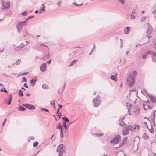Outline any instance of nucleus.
Masks as SVG:
<instances>
[{
	"label": "nucleus",
	"instance_id": "774afa93",
	"mask_svg": "<svg viewBox=\"0 0 156 156\" xmlns=\"http://www.w3.org/2000/svg\"><path fill=\"white\" fill-rule=\"evenodd\" d=\"M129 51H126V54L128 56V53H129Z\"/></svg>",
	"mask_w": 156,
	"mask_h": 156
},
{
	"label": "nucleus",
	"instance_id": "f03ea898",
	"mask_svg": "<svg viewBox=\"0 0 156 156\" xmlns=\"http://www.w3.org/2000/svg\"><path fill=\"white\" fill-rule=\"evenodd\" d=\"M27 23L26 21H21L17 24L16 27L19 33L20 32L22 29L23 27V26L26 25Z\"/></svg>",
	"mask_w": 156,
	"mask_h": 156
},
{
	"label": "nucleus",
	"instance_id": "8fccbe9b",
	"mask_svg": "<svg viewBox=\"0 0 156 156\" xmlns=\"http://www.w3.org/2000/svg\"><path fill=\"white\" fill-rule=\"evenodd\" d=\"M144 124L145 125V126H146V128H148V126L147 125V123L146 122H145L144 123Z\"/></svg>",
	"mask_w": 156,
	"mask_h": 156
},
{
	"label": "nucleus",
	"instance_id": "c85d7f7f",
	"mask_svg": "<svg viewBox=\"0 0 156 156\" xmlns=\"http://www.w3.org/2000/svg\"><path fill=\"white\" fill-rule=\"evenodd\" d=\"M42 87L44 89H48V86L45 84H43L42 86Z\"/></svg>",
	"mask_w": 156,
	"mask_h": 156
},
{
	"label": "nucleus",
	"instance_id": "a19ab883",
	"mask_svg": "<svg viewBox=\"0 0 156 156\" xmlns=\"http://www.w3.org/2000/svg\"><path fill=\"white\" fill-rule=\"evenodd\" d=\"M132 74V76H134L135 77V75L137 74V72L135 71H133V74Z\"/></svg>",
	"mask_w": 156,
	"mask_h": 156
},
{
	"label": "nucleus",
	"instance_id": "c9c22d12",
	"mask_svg": "<svg viewBox=\"0 0 156 156\" xmlns=\"http://www.w3.org/2000/svg\"><path fill=\"white\" fill-rule=\"evenodd\" d=\"M50 104L51 105H52L54 107H55V103L54 101H50Z\"/></svg>",
	"mask_w": 156,
	"mask_h": 156
},
{
	"label": "nucleus",
	"instance_id": "0eeeda50",
	"mask_svg": "<svg viewBox=\"0 0 156 156\" xmlns=\"http://www.w3.org/2000/svg\"><path fill=\"white\" fill-rule=\"evenodd\" d=\"M147 54H149L151 55L152 61L154 62H156V53L150 50L147 51Z\"/></svg>",
	"mask_w": 156,
	"mask_h": 156
},
{
	"label": "nucleus",
	"instance_id": "4c0bfd02",
	"mask_svg": "<svg viewBox=\"0 0 156 156\" xmlns=\"http://www.w3.org/2000/svg\"><path fill=\"white\" fill-rule=\"evenodd\" d=\"M95 134L96 135H97V136H102L104 135V133H96Z\"/></svg>",
	"mask_w": 156,
	"mask_h": 156
},
{
	"label": "nucleus",
	"instance_id": "13d9d810",
	"mask_svg": "<svg viewBox=\"0 0 156 156\" xmlns=\"http://www.w3.org/2000/svg\"><path fill=\"white\" fill-rule=\"evenodd\" d=\"M28 72L24 73H22V75L23 76V75H27V74H28Z\"/></svg>",
	"mask_w": 156,
	"mask_h": 156
},
{
	"label": "nucleus",
	"instance_id": "69168bd1",
	"mask_svg": "<svg viewBox=\"0 0 156 156\" xmlns=\"http://www.w3.org/2000/svg\"><path fill=\"white\" fill-rule=\"evenodd\" d=\"M78 50H76L75 52L74 51L73 52L74 54H75L77 53L78 52Z\"/></svg>",
	"mask_w": 156,
	"mask_h": 156
},
{
	"label": "nucleus",
	"instance_id": "393cba45",
	"mask_svg": "<svg viewBox=\"0 0 156 156\" xmlns=\"http://www.w3.org/2000/svg\"><path fill=\"white\" fill-rule=\"evenodd\" d=\"M63 126L64 128V129H65V130H67L68 128L66 126V122H63Z\"/></svg>",
	"mask_w": 156,
	"mask_h": 156
},
{
	"label": "nucleus",
	"instance_id": "de8ad7c7",
	"mask_svg": "<svg viewBox=\"0 0 156 156\" xmlns=\"http://www.w3.org/2000/svg\"><path fill=\"white\" fill-rule=\"evenodd\" d=\"M130 18L131 19H134L135 18V16L133 15H131L130 16Z\"/></svg>",
	"mask_w": 156,
	"mask_h": 156
},
{
	"label": "nucleus",
	"instance_id": "9b49d317",
	"mask_svg": "<svg viewBox=\"0 0 156 156\" xmlns=\"http://www.w3.org/2000/svg\"><path fill=\"white\" fill-rule=\"evenodd\" d=\"M23 105L28 109H35V107L32 105L27 104H23Z\"/></svg>",
	"mask_w": 156,
	"mask_h": 156
},
{
	"label": "nucleus",
	"instance_id": "a878e982",
	"mask_svg": "<svg viewBox=\"0 0 156 156\" xmlns=\"http://www.w3.org/2000/svg\"><path fill=\"white\" fill-rule=\"evenodd\" d=\"M155 110H154L152 113L151 117L153 119H154L155 117Z\"/></svg>",
	"mask_w": 156,
	"mask_h": 156
},
{
	"label": "nucleus",
	"instance_id": "052dcab7",
	"mask_svg": "<svg viewBox=\"0 0 156 156\" xmlns=\"http://www.w3.org/2000/svg\"><path fill=\"white\" fill-rule=\"evenodd\" d=\"M51 60H50L48 61H47L46 62L48 64H50L51 63Z\"/></svg>",
	"mask_w": 156,
	"mask_h": 156
},
{
	"label": "nucleus",
	"instance_id": "4468645a",
	"mask_svg": "<svg viewBox=\"0 0 156 156\" xmlns=\"http://www.w3.org/2000/svg\"><path fill=\"white\" fill-rule=\"evenodd\" d=\"M46 67V64L44 63H43L40 67V70L42 72H44L45 70Z\"/></svg>",
	"mask_w": 156,
	"mask_h": 156
},
{
	"label": "nucleus",
	"instance_id": "5fc2aeb1",
	"mask_svg": "<svg viewBox=\"0 0 156 156\" xmlns=\"http://www.w3.org/2000/svg\"><path fill=\"white\" fill-rule=\"evenodd\" d=\"M4 51V48H0V52H3Z\"/></svg>",
	"mask_w": 156,
	"mask_h": 156
},
{
	"label": "nucleus",
	"instance_id": "9d476101",
	"mask_svg": "<svg viewBox=\"0 0 156 156\" xmlns=\"http://www.w3.org/2000/svg\"><path fill=\"white\" fill-rule=\"evenodd\" d=\"M127 142V138L126 137L123 138L121 142L119 144V146L118 147H116L115 149L122 147L123 145L125 144Z\"/></svg>",
	"mask_w": 156,
	"mask_h": 156
},
{
	"label": "nucleus",
	"instance_id": "6e6d98bb",
	"mask_svg": "<svg viewBox=\"0 0 156 156\" xmlns=\"http://www.w3.org/2000/svg\"><path fill=\"white\" fill-rule=\"evenodd\" d=\"M61 2L60 1H59L57 3V5L58 6H60L61 5Z\"/></svg>",
	"mask_w": 156,
	"mask_h": 156
},
{
	"label": "nucleus",
	"instance_id": "0e129e2a",
	"mask_svg": "<svg viewBox=\"0 0 156 156\" xmlns=\"http://www.w3.org/2000/svg\"><path fill=\"white\" fill-rule=\"evenodd\" d=\"M24 86L26 88H28V86L27 85V84L26 83H24Z\"/></svg>",
	"mask_w": 156,
	"mask_h": 156
},
{
	"label": "nucleus",
	"instance_id": "a211bd4d",
	"mask_svg": "<svg viewBox=\"0 0 156 156\" xmlns=\"http://www.w3.org/2000/svg\"><path fill=\"white\" fill-rule=\"evenodd\" d=\"M117 76V73H116L114 75H112L111 76L110 78L111 79L114 80L115 81H117V80L116 78V77Z\"/></svg>",
	"mask_w": 156,
	"mask_h": 156
},
{
	"label": "nucleus",
	"instance_id": "f257e3e1",
	"mask_svg": "<svg viewBox=\"0 0 156 156\" xmlns=\"http://www.w3.org/2000/svg\"><path fill=\"white\" fill-rule=\"evenodd\" d=\"M135 77L134 76H132V74H129L127 79L126 81L127 84L130 87H132L134 83Z\"/></svg>",
	"mask_w": 156,
	"mask_h": 156
},
{
	"label": "nucleus",
	"instance_id": "338daca9",
	"mask_svg": "<svg viewBox=\"0 0 156 156\" xmlns=\"http://www.w3.org/2000/svg\"><path fill=\"white\" fill-rule=\"evenodd\" d=\"M26 45L28 44L29 43V41H26Z\"/></svg>",
	"mask_w": 156,
	"mask_h": 156
},
{
	"label": "nucleus",
	"instance_id": "e433bc0d",
	"mask_svg": "<svg viewBox=\"0 0 156 156\" xmlns=\"http://www.w3.org/2000/svg\"><path fill=\"white\" fill-rule=\"evenodd\" d=\"M60 135L61 136L62 138L63 136V134L62 132V129H61L60 130Z\"/></svg>",
	"mask_w": 156,
	"mask_h": 156
},
{
	"label": "nucleus",
	"instance_id": "4d7b16f0",
	"mask_svg": "<svg viewBox=\"0 0 156 156\" xmlns=\"http://www.w3.org/2000/svg\"><path fill=\"white\" fill-rule=\"evenodd\" d=\"M135 12H136L135 10V9H133L132 11V13L133 14H135Z\"/></svg>",
	"mask_w": 156,
	"mask_h": 156
},
{
	"label": "nucleus",
	"instance_id": "a18cd8bd",
	"mask_svg": "<svg viewBox=\"0 0 156 156\" xmlns=\"http://www.w3.org/2000/svg\"><path fill=\"white\" fill-rule=\"evenodd\" d=\"M22 82H26L27 80L26 79L25 77H23L22 80Z\"/></svg>",
	"mask_w": 156,
	"mask_h": 156
},
{
	"label": "nucleus",
	"instance_id": "aec40b11",
	"mask_svg": "<svg viewBox=\"0 0 156 156\" xmlns=\"http://www.w3.org/2000/svg\"><path fill=\"white\" fill-rule=\"evenodd\" d=\"M130 29V28L129 27H127L125 28L124 30V32L125 34H127L129 32V31Z\"/></svg>",
	"mask_w": 156,
	"mask_h": 156
},
{
	"label": "nucleus",
	"instance_id": "680f3d73",
	"mask_svg": "<svg viewBox=\"0 0 156 156\" xmlns=\"http://www.w3.org/2000/svg\"><path fill=\"white\" fill-rule=\"evenodd\" d=\"M58 105L59 107V108L58 109H59L62 107V105L60 104H59Z\"/></svg>",
	"mask_w": 156,
	"mask_h": 156
},
{
	"label": "nucleus",
	"instance_id": "ea45409f",
	"mask_svg": "<svg viewBox=\"0 0 156 156\" xmlns=\"http://www.w3.org/2000/svg\"><path fill=\"white\" fill-rule=\"evenodd\" d=\"M153 125L154 126H155V122H154V119H152V122L151 123V125L152 126V125Z\"/></svg>",
	"mask_w": 156,
	"mask_h": 156
},
{
	"label": "nucleus",
	"instance_id": "f8f14e48",
	"mask_svg": "<svg viewBox=\"0 0 156 156\" xmlns=\"http://www.w3.org/2000/svg\"><path fill=\"white\" fill-rule=\"evenodd\" d=\"M125 119L124 117L120 118L119 119V125L121 126H123L125 125V123L123 122Z\"/></svg>",
	"mask_w": 156,
	"mask_h": 156
},
{
	"label": "nucleus",
	"instance_id": "b1692460",
	"mask_svg": "<svg viewBox=\"0 0 156 156\" xmlns=\"http://www.w3.org/2000/svg\"><path fill=\"white\" fill-rule=\"evenodd\" d=\"M143 137L145 139H148L149 137L148 136L146 133H145L144 134L143 136Z\"/></svg>",
	"mask_w": 156,
	"mask_h": 156
},
{
	"label": "nucleus",
	"instance_id": "e2e57ef3",
	"mask_svg": "<svg viewBox=\"0 0 156 156\" xmlns=\"http://www.w3.org/2000/svg\"><path fill=\"white\" fill-rule=\"evenodd\" d=\"M49 56V55L48 54H47L43 58V59H44L45 57L46 58L48 57Z\"/></svg>",
	"mask_w": 156,
	"mask_h": 156
},
{
	"label": "nucleus",
	"instance_id": "f704fd0d",
	"mask_svg": "<svg viewBox=\"0 0 156 156\" xmlns=\"http://www.w3.org/2000/svg\"><path fill=\"white\" fill-rule=\"evenodd\" d=\"M151 129H148V130H149V132L151 133H153L154 130L152 128V126L151 125Z\"/></svg>",
	"mask_w": 156,
	"mask_h": 156
},
{
	"label": "nucleus",
	"instance_id": "3c124183",
	"mask_svg": "<svg viewBox=\"0 0 156 156\" xmlns=\"http://www.w3.org/2000/svg\"><path fill=\"white\" fill-rule=\"evenodd\" d=\"M57 129H59L60 130L62 129V126H57Z\"/></svg>",
	"mask_w": 156,
	"mask_h": 156
},
{
	"label": "nucleus",
	"instance_id": "bb28decb",
	"mask_svg": "<svg viewBox=\"0 0 156 156\" xmlns=\"http://www.w3.org/2000/svg\"><path fill=\"white\" fill-rule=\"evenodd\" d=\"M19 95L21 97L23 96V94L22 91L21 90H20L19 91Z\"/></svg>",
	"mask_w": 156,
	"mask_h": 156
},
{
	"label": "nucleus",
	"instance_id": "4be33fe9",
	"mask_svg": "<svg viewBox=\"0 0 156 156\" xmlns=\"http://www.w3.org/2000/svg\"><path fill=\"white\" fill-rule=\"evenodd\" d=\"M65 86H66V84H65V83L63 85V87H61L58 90V92L60 93L62 92L64 90Z\"/></svg>",
	"mask_w": 156,
	"mask_h": 156
},
{
	"label": "nucleus",
	"instance_id": "473e14b6",
	"mask_svg": "<svg viewBox=\"0 0 156 156\" xmlns=\"http://www.w3.org/2000/svg\"><path fill=\"white\" fill-rule=\"evenodd\" d=\"M25 108H24L23 107L21 106L19 108V110L21 111H23L25 110Z\"/></svg>",
	"mask_w": 156,
	"mask_h": 156
},
{
	"label": "nucleus",
	"instance_id": "79ce46f5",
	"mask_svg": "<svg viewBox=\"0 0 156 156\" xmlns=\"http://www.w3.org/2000/svg\"><path fill=\"white\" fill-rule=\"evenodd\" d=\"M153 14H154V16L155 17H156V9H155L154 11H153L152 12Z\"/></svg>",
	"mask_w": 156,
	"mask_h": 156
},
{
	"label": "nucleus",
	"instance_id": "dca6fc26",
	"mask_svg": "<svg viewBox=\"0 0 156 156\" xmlns=\"http://www.w3.org/2000/svg\"><path fill=\"white\" fill-rule=\"evenodd\" d=\"M148 97L151 101L153 103L156 102V97L151 95H148Z\"/></svg>",
	"mask_w": 156,
	"mask_h": 156
},
{
	"label": "nucleus",
	"instance_id": "37998d69",
	"mask_svg": "<svg viewBox=\"0 0 156 156\" xmlns=\"http://www.w3.org/2000/svg\"><path fill=\"white\" fill-rule=\"evenodd\" d=\"M21 62V60L18 59L16 61V64L17 65H19V64H20V63Z\"/></svg>",
	"mask_w": 156,
	"mask_h": 156
},
{
	"label": "nucleus",
	"instance_id": "bf43d9fd",
	"mask_svg": "<svg viewBox=\"0 0 156 156\" xmlns=\"http://www.w3.org/2000/svg\"><path fill=\"white\" fill-rule=\"evenodd\" d=\"M23 15H27V12L24 11L23 13Z\"/></svg>",
	"mask_w": 156,
	"mask_h": 156
},
{
	"label": "nucleus",
	"instance_id": "5701e85b",
	"mask_svg": "<svg viewBox=\"0 0 156 156\" xmlns=\"http://www.w3.org/2000/svg\"><path fill=\"white\" fill-rule=\"evenodd\" d=\"M142 92L144 94H146L148 97V95H151L150 94L147 93V90L145 89H143L142 91Z\"/></svg>",
	"mask_w": 156,
	"mask_h": 156
},
{
	"label": "nucleus",
	"instance_id": "6ab92c4d",
	"mask_svg": "<svg viewBox=\"0 0 156 156\" xmlns=\"http://www.w3.org/2000/svg\"><path fill=\"white\" fill-rule=\"evenodd\" d=\"M9 98L7 99V104L8 105H9L10 104L11 100H12V94H10L9 96Z\"/></svg>",
	"mask_w": 156,
	"mask_h": 156
},
{
	"label": "nucleus",
	"instance_id": "2f4dec72",
	"mask_svg": "<svg viewBox=\"0 0 156 156\" xmlns=\"http://www.w3.org/2000/svg\"><path fill=\"white\" fill-rule=\"evenodd\" d=\"M38 142L37 141L33 143V146L34 147H36L38 144Z\"/></svg>",
	"mask_w": 156,
	"mask_h": 156
},
{
	"label": "nucleus",
	"instance_id": "7ed1b4c3",
	"mask_svg": "<svg viewBox=\"0 0 156 156\" xmlns=\"http://www.w3.org/2000/svg\"><path fill=\"white\" fill-rule=\"evenodd\" d=\"M147 25L148 27V30L147 31V37L148 38H150L151 37V34L152 33L153 28L150 25L149 23H147Z\"/></svg>",
	"mask_w": 156,
	"mask_h": 156
},
{
	"label": "nucleus",
	"instance_id": "412c9836",
	"mask_svg": "<svg viewBox=\"0 0 156 156\" xmlns=\"http://www.w3.org/2000/svg\"><path fill=\"white\" fill-rule=\"evenodd\" d=\"M36 80H34V79H31L30 81L31 85L32 86H34L35 84Z\"/></svg>",
	"mask_w": 156,
	"mask_h": 156
},
{
	"label": "nucleus",
	"instance_id": "39448f33",
	"mask_svg": "<svg viewBox=\"0 0 156 156\" xmlns=\"http://www.w3.org/2000/svg\"><path fill=\"white\" fill-rule=\"evenodd\" d=\"M1 3L2 5L1 9H8L10 7V2H2Z\"/></svg>",
	"mask_w": 156,
	"mask_h": 156
},
{
	"label": "nucleus",
	"instance_id": "09e8293b",
	"mask_svg": "<svg viewBox=\"0 0 156 156\" xmlns=\"http://www.w3.org/2000/svg\"><path fill=\"white\" fill-rule=\"evenodd\" d=\"M41 110H43V111H45L46 112L49 111V110L48 109L44 108H41Z\"/></svg>",
	"mask_w": 156,
	"mask_h": 156
},
{
	"label": "nucleus",
	"instance_id": "1a4fd4ad",
	"mask_svg": "<svg viewBox=\"0 0 156 156\" xmlns=\"http://www.w3.org/2000/svg\"><path fill=\"white\" fill-rule=\"evenodd\" d=\"M128 126V128L129 130V131H131L132 132H133L136 129V127H137V129L138 130L139 129L140 126H137L136 125H129Z\"/></svg>",
	"mask_w": 156,
	"mask_h": 156
},
{
	"label": "nucleus",
	"instance_id": "2eb2a0df",
	"mask_svg": "<svg viewBox=\"0 0 156 156\" xmlns=\"http://www.w3.org/2000/svg\"><path fill=\"white\" fill-rule=\"evenodd\" d=\"M25 45H24L23 44H21V45H19V46L18 47H16L15 45H13V47L15 49V50L16 51H18L19 49L25 46Z\"/></svg>",
	"mask_w": 156,
	"mask_h": 156
},
{
	"label": "nucleus",
	"instance_id": "f3484780",
	"mask_svg": "<svg viewBox=\"0 0 156 156\" xmlns=\"http://www.w3.org/2000/svg\"><path fill=\"white\" fill-rule=\"evenodd\" d=\"M45 6L44 4H42L41 5V7L40 9H39V11L40 13H42L43 11H44L45 10Z\"/></svg>",
	"mask_w": 156,
	"mask_h": 156
},
{
	"label": "nucleus",
	"instance_id": "c756f323",
	"mask_svg": "<svg viewBox=\"0 0 156 156\" xmlns=\"http://www.w3.org/2000/svg\"><path fill=\"white\" fill-rule=\"evenodd\" d=\"M62 119L65 121V122H69V120L66 117H63L62 118Z\"/></svg>",
	"mask_w": 156,
	"mask_h": 156
},
{
	"label": "nucleus",
	"instance_id": "ddd939ff",
	"mask_svg": "<svg viewBox=\"0 0 156 156\" xmlns=\"http://www.w3.org/2000/svg\"><path fill=\"white\" fill-rule=\"evenodd\" d=\"M129 130L128 128V126L124 127V129L122 130V133L124 135H127L129 133Z\"/></svg>",
	"mask_w": 156,
	"mask_h": 156
},
{
	"label": "nucleus",
	"instance_id": "864d4df0",
	"mask_svg": "<svg viewBox=\"0 0 156 156\" xmlns=\"http://www.w3.org/2000/svg\"><path fill=\"white\" fill-rule=\"evenodd\" d=\"M95 44H94V45L93 46V49L92 50V51H95Z\"/></svg>",
	"mask_w": 156,
	"mask_h": 156
},
{
	"label": "nucleus",
	"instance_id": "6e6552de",
	"mask_svg": "<svg viewBox=\"0 0 156 156\" xmlns=\"http://www.w3.org/2000/svg\"><path fill=\"white\" fill-rule=\"evenodd\" d=\"M63 144H60L57 150V152L59 153V156H62V153L64 151Z\"/></svg>",
	"mask_w": 156,
	"mask_h": 156
},
{
	"label": "nucleus",
	"instance_id": "c03bdc74",
	"mask_svg": "<svg viewBox=\"0 0 156 156\" xmlns=\"http://www.w3.org/2000/svg\"><path fill=\"white\" fill-rule=\"evenodd\" d=\"M34 17V16H29L26 19V20H28Z\"/></svg>",
	"mask_w": 156,
	"mask_h": 156
},
{
	"label": "nucleus",
	"instance_id": "7c9ffc66",
	"mask_svg": "<svg viewBox=\"0 0 156 156\" xmlns=\"http://www.w3.org/2000/svg\"><path fill=\"white\" fill-rule=\"evenodd\" d=\"M77 62V60H74L72 61L70 63V64L69 65V66H72L73 65L75 62Z\"/></svg>",
	"mask_w": 156,
	"mask_h": 156
},
{
	"label": "nucleus",
	"instance_id": "20e7f679",
	"mask_svg": "<svg viewBox=\"0 0 156 156\" xmlns=\"http://www.w3.org/2000/svg\"><path fill=\"white\" fill-rule=\"evenodd\" d=\"M93 102L96 107H98L101 101L100 100V97L99 95H97L96 97L93 99Z\"/></svg>",
	"mask_w": 156,
	"mask_h": 156
},
{
	"label": "nucleus",
	"instance_id": "72a5a7b5",
	"mask_svg": "<svg viewBox=\"0 0 156 156\" xmlns=\"http://www.w3.org/2000/svg\"><path fill=\"white\" fill-rule=\"evenodd\" d=\"M146 19L145 16H143L141 18V22L144 21Z\"/></svg>",
	"mask_w": 156,
	"mask_h": 156
},
{
	"label": "nucleus",
	"instance_id": "603ef678",
	"mask_svg": "<svg viewBox=\"0 0 156 156\" xmlns=\"http://www.w3.org/2000/svg\"><path fill=\"white\" fill-rule=\"evenodd\" d=\"M6 120H7V119L6 118L5 119L4 121L2 123V125L3 126H4L5 125V124L6 121Z\"/></svg>",
	"mask_w": 156,
	"mask_h": 156
},
{
	"label": "nucleus",
	"instance_id": "423d86ee",
	"mask_svg": "<svg viewBox=\"0 0 156 156\" xmlns=\"http://www.w3.org/2000/svg\"><path fill=\"white\" fill-rule=\"evenodd\" d=\"M120 139L121 136L119 135H116L114 138L110 141V142L113 144H117L120 140Z\"/></svg>",
	"mask_w": 156,
	"mask_h": 156
},
{
	"label": "nucleus",
	"instance_id": "cd10ccee",
	"mask_svg": "<svg viewBox=\"0 0 156 156\" xmlns=\"http://www.w3.org/2000/svg\"><path fill=\"white\" fill-rule=\"evenodd\" d=\"M0 91L3 92L7 93L8 92L5 88H2L0 89Z\"/></svg>",
	"mask_w": 156,
	"mask_h": 156
},
{
	"label": "nucleus",
	"instance_id": "49530a36",
	"mask_svg": "<svg viewBox=\"0 0 156 156\" xmlns=\"http://www.w3.org/2000/svg\"><path fill=\"white\" fill-rule=\"evenodd\" d=\"M122 4H124V0H118Z\"/></svg>",
	"mask_w": 156,
	"mask_h": 156
},
{
	"label": "nucleus",
	"instance_id": "58836bf2",
	"mask_svg": "<svg viewBox=\"0 0 156 156\" xmlns=\"http://www.w3.org/2000/svg\"><path fill=\"white\" fill-rule=\"evenodd\" d=\"M148 54H147V51L145 52V54L143 55L142 58L143 59H145L146 58L147 55H148Z\"/></svg>",
	"mask_w": 156,
	"mask_h": 156
}]
</instances>
